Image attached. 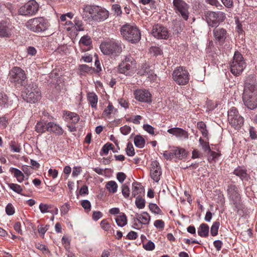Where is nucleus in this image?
<instances>
[{"label":"nucleus","mask_w":257,"mask_h":257,"mask_svg":"<svg viewBox=\"0 0 257 257\" xmlns=\"http://www.w3.org/2000/svg\"><path fill=\"white\" fill-rule=\"evenodd\" d=\"M152 33L155 38L158 39H167L169 38V32L167 29L159 24L153 27Z\"/></svg>","instance_id":"obj_16"},{"label":"nucleus","mask_w":257,"mask_h":257,"mask_svg":"<svg viewBox=\"0 0 257 257\" xmlns=\"http://www.w3.org/2000/svg\"><path fill=\"white\" fill-rule=\"evenodd\" d=\"M73 30H75L77 32L83 31L84 30L83 23L78 17L75 18L74 20V25H73Z\"/></svg>","instance_id":"obj_30"},{"label":"nucleus","mask_w":257,"mask_h":257,"mask_svg":"<svg viewBox=\"0 0 257 257\" xmlns=\"http://www.w3.org/2000/svg\"><path fill=\"white\" fill-rule=\"evenodd\" d=\"M69 205L67 203L64 204L61 208V212L62 214H66L69 211Z\"/></svg>","instance_id":"obj_62"},{"label":"nucleus","mask_w":257,"mask_h":257,"mask_svg":"<svg viewBox=\"0 0 257 257\" xmlns=\"http://www.w3.org/2000/svg\"><path fill=\"white\" fill-rule=\"evenodd\" d=\"M121 192L125 198H127L130 195V189L128 186L124 184L122 185Z\"/></svg>","instance_id":"obj_45"},{"label":"nucleus","mask_w":257,"mask_h":257,"mask_svg":"<svg viewBox=\"0 0 257 257\" xmlns=\"http://www.w3.org/2000/svg\"><path fill=\"white\" fill-rule=\"evenodd\" d=\"M100 226L105 231L108 230L110 228V224L105 219H103L101 221Z\"/></svg>","instance_id":"obj_50"},{"label":"nucleus","mask_w":257,"mask_h":257,"mask_svg":"<svg viewBox=\"0 0 257 257\" xmlns=\"http://www.w3.org/2000/svg\"><path fill=\"white\" fill-rule=\"evenodd\" d=\"M249 132L250 137L252 140H255L257 139V134L253 127H250Z\"/></svg>","instance_id":"obj_57"},{"label":"nucleus","mask_w":257,"mask_h":257,"mask_svg":"<svg viewBox=\"0 0 257 257\" xmlns=\"http://www.w3.org/2000/svg\"><path fill=\"white\" fill-rule=\"evenodd\" d=\"M26 78L25 73L20 67H14L9 73V79L11 82L15 84L22 85L23 82Z\"/></svg>","instance_id":"obj_14"},{"label":"nucleus","mask_w":257,"mask_h":257,"mask_svg":"<svg viewBox=\"0 0 257 257\" xmlns=\"http://www.w3.org/2000/svg\"><path fill=\"white\" fill-rule=\"evenodd\" d=\"M52 208V206L51 205H49L47 204L41 203L39 205V209L42 213L47 212L52 213L53 211L51 210Z\"/></svg>","instance_id":"obj_36"},{"label":"nucleus","mask_w":257,"mask_h":257,"mask_svg":"<svg viewBox=\"0 0 257 257\" xmlns=\"http://www.w3.org/2000/svg\"><path fill=\"white\" fill-rule=\"evenodd\" d=\"M106 187L109 192L115 193L117 191V185L115 181H110L107 182Z\"/></svg>","instance_id":"obj_35"},{"label":"nucleus","mask_w":257,"mask_h":257,"mask_svg":"<svg viewBox=\"0 0 257 257\" xmlns=\"http://www.w3.org/2000/svg\"><path fill=\"white\" fill-rule=\"evenodd\" d=\"M163 155L165 157V158L167 160L172 159L175 157V156L173 154V150L170 152L165 151Z\"/></svg>","instance_id":"obj_60"},{"label":"nucleus","mask_w":257,"mask_h":257,"mask_svg":"<svg viewBox=\"0 0 257 257\" xmlns=\"http://www.w3.org/2000/svg\"><path fill=\"white\" fill-rule=\"evenodd\" d=\"M49 23L43 17H38L28 21L26 27L34 32H43L47 30L49 27Z\"/></svg>","instance_id":"obj_5"},{"label":"nucleus","mask_w":257,"mask_h":257,"mask_svg":"<svg viewBox=\"0 0 257 257\" xmlns=\"http://www.w3.org/2000/svg\"><path fill=\"white\" fill-rule=\"evenodd\" d=\"M152 167L150 170V174L152 179L158 182L160 179V176L161 175V167L159 163L155 161L152 162L151 164Z\"/></svg>","instance_id":"obj_18"},{"label":"nucleus","mask_w":257,"mask_h":257,"mask_svg":"<svg viewBox=\"0 0 257 257\" xmlns=\"http://www.w3.org/2000/svg\"><path fill=\"white\" fill-rule=\"evenodd\" d=\"M113 149V145L110 143H107L104 145L102 149V151L105 154H107L108 153V151L110 150H112Z\"/></svg>","instance_id":"obj_52"},{"label":"nucleus","mask_w":257,"mask_h":257,"mask_svg":"<svg viewBox=\"0 0 257 257\" xmlns=\"http://www.w3.org/2000/svg\"><path fill=\"white\" fill-rule=\"evenodd\" d=\"M249 77L252 79V82H245L242 100L248 108L253 109L257 107V82L254 76H250Z\"/></svg>","instance_id":"obj_1"},{"label":"nucleus","mask_w":257,"mask_h":257,"mask_svg":"<svg viewBox=\"0 0 257 257\" xmlns=\"http://www.w3.org/2000/svg\"><path fill=\"white\" fill-rule=\"evenodd\" d=\"M227 193L229 198L231 200L234 207L238 208L240 204V195L237 187L233 185L228 186Z\"/></svg>","instance_id":"obj_15"},{"label":"nucleus","mask_w":257,"mask_h":257,"mask_svg":"<svg viewBox=\"0 0 257 257\" xmlns=\"http://www.w3.org/2000/svg\"><path fill=\"white\" fill-rule=\"evenodd\" d=\"M112 10L114 12L115 14L117 16H120L121 14V10L120 6L117 4L113 5Z\"/></svg>","instance_id":"obj_51"},{"label":"nucleus","mask_w":257,"mask_h":257,"mask_svg":"<svg viewBox=\"0 0 257 257\" xmlns=\"http://www.w3.org/2000/svg\"><path fill=\"white\" fill-rule=\"evenodd\" d=\"M228 119L229 124L235 129H239L243 124L244 119L240 115L237 109L231 107L228 111Z\"/></svg>","instance_id":"obj_10"},{"label":"nucleus","mask_w":257,"mask_h":257,"mask_svg":"<svg viewBox=\"0 0 257 257\" xmlns=\"http://www.w3.org/2000/svg\"><path fill=\"white\" fill-rule=\"evenodd\" d=\"M233 173L236 176L239 177L242 180L243 179H247V174L246 171L244 170L236 169L234 170Z\"/></svg>","instance_id":"obj_34"},{"label":"nucleus","mask_w":257,"mask_h":257,"mask_svg":"<svg viewBox=\"0 0 257 257\" xmlns=\"http://www.w3.org/2000/svg\"><path fill=\"white\" fill-rule=\"evenodd\" d=\"M134 143L136 147L143 148L145 146V141L142 136L137 135L134 138Z\"/></svg>","instance_id":"obj_33"},{"label":"nucleus","mask_w":257,"mask_h":257,"mask_svg":"<svg viewBox=\"0 0 257 257\" xmlns=\"http://www.w3.org/2000/svg\"><path fill=\"white\" fill-rule=\"evenodd\" d=\"M10 171L14 174V177L17 178L19 182L21 183L24 180L25 176L20 170L12 168L10 169Z\"/></svg>","instance_id":"obj_29"},{"label":"nucleus","mask_w":257,"mask_h":257,"mask_svg":"<svg viewBox=\"0 0 257 257\" xmlns=\"http://www.w3.org/2000/svg\"><path fill=\"white\" fill-rule=\"evenodd\" d=\"M135 66L136 62L134 59L131 56H127L118 65V71L126 76L131 75L133 73Z\"/></svg>","instance_id":"obj_9"},{"label":"nucleus","mask_w":257,"mask_h":257,"mask_svg":"<svg viewBox=\"0 0 257 257\" xmlns=\"http://www.w3.org/2000/svg\"><path fill=\"white\" fill-rule=\"evenodd\" d=\"M80 42L85 46H88L91 43L90 38L88 36H84L82 37Z\"/></svg>","instance_id":"obj_48"},{"label":"nucleus","mask_w":257,"mask_h":257,"mask_svg":"<svg viewBox=\"0 0 257 257\" xmlns=\"http://www.w3.org/2000/svg\"><path fill=\"white\" fill-rule=\"evenodd\" d=\"M137 207L139 209H143L145 206V201L141 197H137L135 201Z\"/></svg>","instance_id":"obj_40"},{"label":"nucleus","mask_w":257,"mask_h":257,"mask_svg":"<svg viewBox=\"0 0 257 257\" xmlns=\"http://www.w3.org/2000/svg\"><path fill=\"white\" fill-rule=\"evenodd\" d=\"M115 221L118 226L123 227L127 223L126 215L122 213L121 215H117L115 218Z\"/></svg>","instance_id":"obj_32"},{"label":"nucleus","mask_w":257,"mask_h":257,"mask_svg":"<svg viewBox=\"0 0 257 257\" xmlns=\"http://www.w3.org/2000/svg\"><path fill=\"white\" fill-rule=\"evenodd\" d=\"M137 237V233L133 231H130L127 235V238L128 239H135Z\"/></svg>","instance_id":"obj_61"},{"label":"nucleus","mask_w":257,"mask_h":257,"mask_svg":"<svg viewBox=\"0 0 257 257\" xmlns=\"http://www.w3.org/2000/svg\"><path fill=\"white\" fill-rule=\"evenodd\" d=\"M102 216V214L100 211H94L92 214V218L94 220L97 221Z\"/></svg>","instance_id":"obj_59"},{"label":"nucleus","mask_w":257,"mask_h":257,"mask_svg":"<svg viewBox=\"0 0 257 257\" xmlns=\"http://www.w3.org/2000/svg\"><path fill=\"white\" fill-rule=\"evenodd\" d=\"M8 186L14 192L22 194L21 192L23 191V188L20 185L17 184L9 183Z\"/></svg>","instance_id":"obj_37"},{"label":"nucleus","mask_w":257,"mask_h":257,"mask_svg":"<svg viewBox=\"0 0 257 257\" xmlns=\"http://www.w3.org/2000/svg\"><path fill=\"white\" fill-rule=\"evenodd\" d=\"M6 212L8 215H13L15 211L13 205L11 203H9L6 207Z\"/></svg>","instance_id":"obj_47"},{"label":"nucleus","mask_w":257,"mask_h":257,"mask_svg":"<svg viewBox=\"0 0 257 257\" xmlns=\"http://www.w3.org/2000/svg\"><path fill=\"white\" fill-rule=\"evenodd\" d=\"M213 244L217 250L219 251L221 249L222 245V242L221 241L219 240H215L213 242Z\"/></svg>","instance_id":"obj_63"},{"label":"nucleus","mask_w":257,"mask_h":257,"mask_svg":"<svg viewBox=\"0 0 257 257\" xmlns=\"http://www.w3.org/2000/svg\"><path fill=\"white\" fill-rule=\"evenodd\" d=\"M11 32V26L9 23L5 21L0 23V37H10Z\"/></svg>","instance_id":"obj_21"},{"label":"nucleus","mask_w":257,"mask_h":257,"mask_svg":"<svg viewBox=\"0 0 257 257\" xmlns=\"http://www.w3.org/2000/svg\"><path fill=\"white\" fill-rule=\"evenodd\" d=\"M136 218L139 222L144 225L149 224L151 220V216L147 212H143L141 214L137 213Z\"/></svg>","instance_id":"obj_24"},{"label":"nucleus","mask_w":257,"mask_h":257,"mask_svg":"<svg viewBox=\"0 0 257 257\" xmlns=\"http://www.w3.org/2000/svg\"><path fill=\"white\" fill-rule=\"evenodd\" d=\"M81 205L86 212H88L91 209V203L87 200H83L81 201Z\"/></svg>","instance_id":"obj_46"},{"label":"nucleus","mask_w":257,"mask_h":257,"mask_svg":"<svg viewBox=\"0 0 257 257\" xmlns=\"http://www.w3.org/2000/svg\"><path fill=\"white\" fill-rule=\"evenodd\" d=\"M246 67V64L241 54L238 51L234 54L233 60L230 64V71L235 76L239 75Z\"/></svg>","instance_id":"obj_6"},{"label":"nucleus","mask_w":257,"mask_h":257,"mask_svg":"<svg viewBox=\"0 0 257 257\" xmlns=\"http://www.w3.org/2000/svg\"><path fill=\"white\" fill-rule=\"evenodd\" d=\"M167 132L172 135L175 136L176 137L183 139H188V133L184 130L183 129L179 127H174L168 129Z\"/></svg>","instance_id":"obj_22"},{"label":"nucleus","mask_w":257,"mask_h":257,"mask_svg":"<svg viewBox=\"0 0 257 257\" xmlns=\"http://www.w3.org/2000/svg\"><path fill=\"white\" fill-rule=\"evenodd\" d=\"M116 178L120 183H122L126 178V175L123 172H119L116 175Z\"/></svg>","instance_id":"obj_58"},{"label":"nucleus","mask_w":257,"mask_h":257,"mask_svg":"<svg viewBox=\"0 0 257 257\" xmlns=\"http://www.w3.org/2000/svg\"><path fill=\"white\" fill-rule=\"evenodd\" d=\"M87 100L92 108H96L98 102V97L97 95L94 92H89L87 93Z\"/></svg>","instance_id":"obj_27"},{"label":"nucleus","mask_w":257,"mask_h":257,"mask_svg":"<svg viewBox=\"0 0 257 257\" xmlns=\"http://www.w3.org/2000/svg\"><path fill=\"white\" fill-rule=\"evenodd\" d=\"M144 193V189L141 184L137 182H135L133 184L132 196L135 197L139 194Z\"/></svg>","instance_id":"obj_26"},{"label":"nucleus","mask_w":257,"mask_h":257,"mask_svg":"<svg viewBox=\"0 0 257 257\" xmlns=\"http://www.w3.org/2000/svg\"><path fill=\"white\" fill-rule=\"evenodd\" d=\"M143 247L147 250H152L155 248V244L150 240L146 244H143Z\"/></svg>","instance_id":"obj_49"},{"label":"nucleus","mask_w":257,"mask_h":257,"mask_svg":"<svg viewBox=\"0 0 257 257\" xmlns=\"http://www.w3.org/2000/svg\"><path fill=\"white\" fill-rule=\"evenodd\" d=\"M126 153L128 156H133L135 155V150L133 147V144L129 142L127 143V147L126 148Z\"/></svg>","instance_id":"obj_43"},{"label":"nucleus","mask_w":257,"mask_h":257,"mask_svg":"<svg viewBox=\"0 0 257 257\" xmlns=\"http://www.w3.org/2000/svg\"><path fill=\"white\" fill-rule=\"evenodd\" d=\"M173 4L176 13L181 15L185 20H187L189 14V5L183 0H173Z\"/></svg>","instance_id":"obj_13"},{"label":"nucleus","mask_w":257,"mask_h":257,"mask_svg":"<svg viewBox=\"0 0 257 257\" xmlns=\"http://www.w3.org/2000/svg\"><path fill=\"white\" fill-rule=\"evenodd\" d=\"M213 33L215 40L220 45H222L227 37V32L225 29L221 28H215Z\"/></svg>","instance_id":"obj_20"},{"label":"nucleus","mask_w":257,"mask_h":257,"mask_svg":"<svg viewBox=\"0 0 257 257\" xmlns=\"http://www.w3.org/2000/svg\"><path fill=\"white\" fill-rule=\"evenodd\" d=\"M120 31L123 38L132 43H137L141 39L140 30L136 26L126 24L121 27Z\"/></svg>","instance_id":"obj_2"},{"label":"nucleus","mask_w":257,"mask_h":257,"mask_svg":"<svg viewBox=\"0 0 257 257\" xmlns=\"http://www.w3.org/2000/svg\"><path fill=\"white\" fill-rule=\"evenodd\" d=\"M48 132L50 133H54L56 135L60 136L63 133V130L62 127L58 124L54 122H49Z\"/></svg>","instance_id":"obj_23"},{"label":"nucleus","mask_w":257,"mask_h":257,"mask_svg":"<svg viewBox=\"0 0 257 257\" xmlns=\"http://www.w3.org/2000/svg\"><path fill=\"white\" fill-rule=\"evenodd\" d=\"M22 96L24 99L29 103H35L41 97V93L38 86L31 82L29 83Z\"/></svg>","instance_id":"obj_3"},{"label":"nucleus","mask_w":257,"mask_h":257,"mask_svg":"<svg viewBox=\"0 0 257 257\" xmlns=\"http://www.w3.org/2000/svg\"><path fill=\"white\" fill-rule=\"evenodd\" d=\"M83 9L84 12L88 13L94 21H104L108 17V12L98 6L86 5Z\"/></svg>","instance_id":"obj_4"},{"label":"nucleus","mask_w":257,"mask_h":257,"mask_svg":"<svg viewBox=\"0 0 257 257\" xmlns=\"http://www.w3.org/2000/svg\"><path fill=\"white\" fill-rule=\"evenodd\" d=\"M138 74L141 76H146L150 78L151 80H154L156 78V75L154 73L153 69L147 64H144L139 69Z\"/></svg>","instance_id":"obj_17"},{"label":"nucleus","mask_w":257,"mask_h":257,"mask_svg":"<svg viewBox=\"0 0 257 257\" xmlns=\"http://www.w3.org/2000/svg\"><path fill=\"white\" fill-rule=\"evenodd\" d=\"M219 225L220 223L218 221H215L213 223L210 230L211 234L212 236H214L217 235Z\"/></svg>","instance_id":"obj_38"},{"label":"nucleus","mask_w":257,"mask_h":257,"mask_svg":"<svg viewBox=\"0 0 257 257\" xmlns=\"http://www.w3.org/2000/svg\"><path fill=\"white\" fill-rule=\"evenodd\" d=\"M189 76L188 71L183 67L176 68L172 73L174 81L179 85H186L189 82Z\"/></svg>","instance_id":"obj_8"},{"label":"nucleus","mask_w":257,"mask_h":257,"mask_svg":"<svg viewBox=\"0 0 257 257\" xmlns=\"http://www.w3.org/2000/svg\"><path fill=\"white\" fill-rule=\"evenodd\" d=\"M39 8V5L36 1H29L20 8L18 10V13L22 16H31L37 13Z\"/></svg>","instance_id":"obj_11"},{"label":"nucleus","mask_w":257,"mask_h":257,"mask_svg":"<svg viewBox=\"0 0 257 257\" xmlns=\"http://www.w3.org/2000/svg\"><path fill=\"white\" fill-rule=\"evenodd\" d=\"M143 128L150 134L154 135L155 134L154 128L149 124H144Z\"/></svg>","instance_id":"obj_54"},{"label":"nucleus","mask_w":257,"mask_h":257,"mask_svg":"<svg viewBox=\"0 0 257 257\" xmlns=\"http://www.w3.org/2000/svg\"><path fill=\"white\" fill-rule=\"evenodd\" d=\"M150 52L153 53L155 55H159L162 54V50L161 49L156 46L151 47Z\"/></svg>","instance_id":"obj_53"},{"label":"nucleus","mask_w":257,"mask_h":257,"mask_svg":"<svg viewBox=\"0 0 257 257\" xmlns=\"http://www.w3.org/2000/svg\"><path fill=\"white\" fill-rule=\"evenodd\" d=\"M37 51L33 47H29L27 49V53L31 56H34L36 54Z\"/></svg>","instance_id":"obj_64"},{"label":"nucleus","mask_w":257,"mask_h":257,"mask_svg":"<svg viewBox=\"0 0 257 257\" xmlns=\"http://www.w3.org/2000/svg\"><path fill=\"white\" fill-rule=\"evenodd\" d=\"M101 51L107 55H118L121 52V47L120 44L114 41L104 42L100 45Z\"/></svg>","instance_id":"obj_7"},{"label":"nucleus","mask_w":257,"mask_h":257,"mask_svg":"<svg viewBox=\"0 0 257 257\" xmlns=\"http://www.w3.org/2000/svg\"><path fill=\"white\" fill-rule=\"evenodd\" d=\"M113 109V106L111 103H109L107 107L104 110L102 115L104 116H108L112 113Z\"/></svg>","instance_id":"obj_44"},{"label":"nucleus","mask_w":257,"mask_h":257,"mask_svg":"<svg viewBox=\"0 0 257 257\" xmlns=\"http://www.w3.org/2000/svg\"><path fill=\"white\" fill-rule=\"evenodd\" d=\"M120 130L121 133L123 135H127L130 133L131 128L130 126L125 125L121 127L120 128Z\"/></svg>","instance_id":"obj_55"},{"label":"nucleus","mask_w":257,"mask_h":257,"mask_svg":"<svg viewBox=\"0 0 257 257\" xmlns=\"http://www.w3.org/2000/svg\"><path fill=\"white\" fill-rule=\"evenodd\" d=\"M49 122L45 121H40L37 122L35 126V130L37 133H44L46 132H48V123Z\"/></svg>","instance_id":"obj_25"},{"label":"nucleus","mask_w":257,"mask_h":257,"mask_svg":"<svg viewBox=\"0 0 257 257\" xmlns=\"http://www.w3.org/2000/svg\"><path fill=\"white\" fill-rule=\"evenodd\" d=\"M198 235L202 237H206L209 234V226L205 223H202L198 229Z\"/></svg>","instance_id":"obj_28"},{"label":"nucleus","mask_w":257,"mask_h":257,"mask_svg":"<svg viewBox=\"0 0 257 257\" xmlns=\"http://www.w3.org/2000/svg\"><path fill=\"white\" fill-rule=\"evenodd\" d=\"M225 18V14L222 12H208L206 14V21L208 25L212 27L218 26Z\"/></svg>","instance_id":"obj_12"},{"label":"nucleus","mask_w":257,"mask_h":257,"mask_svg":"<svg viewBox=\"0 0 257 257\" xmlns=\"http://www.w3.org/2000/svg\"><path fill=\"white\" fill-rule=\"evenodd\" d=\"M135 98L137 100L144 102H151V94L146 90L140 89L135 92Z\"/></svg>","instance_id":"obj_19"},{"label":"nucleus","mask_w":257,"mask_h":257,"mask_svg":"<svg viewBox=\"0 0 257 257\" xmlns=\"http://www.w3.org/2000/svg\"><path fill=\"white\" fill-rule=\"evenodd\" d=\"M149 207L150 210L155 214H160L162 212L161 210L156 204L150 203L149 205Z\"/></svg>","instance_id":"obj_41"},{"label":"nucleus","mask_w":257,"mask_h":257,"mask_svg":"<svg viewBox=\"0 0 257 257\" xmlns=\"http://www.w3.org/2000/svg\"><path fill=\"white\" fill-rule=\"evenodd\" d=\"M154 226L157 228L163 229L165 223L162 220H157L154 222Z\"/></svg>","instance_id":"obj_56"},{"label":"nucleus","mask_w":257,"mask_h":257,"mask_svg":"<svg viewBox=\"0 0 257 257\" xmlns=\"http://www.w3.org/2000/svg\"><path fill=\"white\" fill-rule=\"evenodd\" d=\"M200 145L202 146L203 150L205 152H210V148L208 142H205L203 139L200 138L199 140Z\"/></svg>","instance_id":"obj_42"},{"label":"nucleus","mask_w":257,"mask_h":257,"mask_svg":"<svg viewBox=\"0 0 257 257\" xmlns=\"http://www.w3.org/2000/svg\"><path fill=\"white\" fill-rule=\"evenodd\" d=\"M64 115L66 116V119L67 120L71 121L73 123L77 122L80 118L79 115L74 112L66 111Z\"/></svg>","instance_id":"obj_31"},{"label":"nucleus","mask_w":257,"mask_h":257,"mask_svg":"<svg viewBox=\"0 0 257 257\" xmlns=\"http://www.w3.org/2000/svg\"><path fill=\"white\" fill-rule=\"evenodd\" d=\"M173 154L175 157L179 159L185 156V150L183 149H176L173 150Z\"/></svg>","instance_id":"obj_39"}]
</instances>
